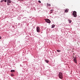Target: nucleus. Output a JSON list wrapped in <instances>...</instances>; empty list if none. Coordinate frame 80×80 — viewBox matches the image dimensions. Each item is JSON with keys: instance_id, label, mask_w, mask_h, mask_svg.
<instances>
[{"instance_id": "obj_9", "label": "nucleus", "mask_w": 80, "mask_h": 80, "mask_svg": "<svg viewBox=\"0 0 80 80\" xmlns=\"http://www.w3.org/2000/svg\"><path fill=\"white\" fill-rule=\"evenodd\" d=\"M57 51L58 52H61V50H57Z\"/></svg>"}, {"instance_id": "obj_1", "label": "nucleus", "mask_w": 80, "mask_h": 80, "mask_svg": "<svg viewBox=\"0 0 80 80\" xmlns=\"http://www.w3.org/2000/svg\"><path fill=\"white\" fill-rule=\"evenodd\" d=\"M59 77L61 79L63 78V74L61 72H60L59 74Z\"/></svg>"}, {"instance_id": "obj_4", "label": "nucleus", "mask_w": 80, "mask_h": 80, "mask_svg": "<svg viewBox=\"0 0 80 80\" xmlns=\"http://www.w3.org/2000/svg\"><path fill=\"white\" fill-rule=\"evenodd\" d=\"M37 32H40V28L38 27L37 28Z\"/></svg>"}, {"instance_id": "obj_14", "label": "nucleus", "mask_w": 80, "mask_h": 80, "mask_svg": "<svg viewBox=\"0 0 80 80\" xmlns=\"http://www.w3.org/2000/svg\"><path fill=\"white\" fill-rule=\"evenodd\" d=\"M3 2V0H2L0 1V2L1 3H2V2Z\"/></svg>"}, {"instance_id": "obj_11", "label": "nucleus", "mask_w": 80, "mask_h": 80, "mask_svg": "<svg viewBox=\"0 0 80 80\" xmlns=\"http://www.w3.org/2000/svg\"><path fill=\"white\" fill-rule=\"evenodd\" d=\"M11 72H15V70H11Z\"/></svg>"}, {"instance_id": "obj_19", "label": "nucleus", "mask_w": 80, "mask_h": 80, "mask_svg": "<svg viewBox=\"0 0 80 80\" xmlns=\"http://www.w3.org/2000/svg\"><path fill=\"white\" fill-rule=\"evenodd\" d=\"M52 11H50V13H52Z\"/></svg>"}, {"instance_id": "obj_8", "label": "nucleus", "mask_w": 80, "mask_h": 80, "mask_svg": "<svg viewBox=\"0 0 80 80\" xmlns=\"http://www.w3.org/2000/svg\"><path fill=\"white\" fill-rule=\"evenodd\" d=\"M68 9H66L65 10V13H68Z\"/></svg>"}, {"instance_id": "obj_18", "label": "nucleus", "mask_w": 80, "mask_h": 80, "mask_svg": "<svg viewBox=\"0 0 80 80\" xmlns=\"http://www.w3.org/2000/svg\"><path fill=\"white\" fill-rule=\"evenodd\" d=\"M10 5V4H9V3H8V2H7V5Z\"/></svg>"}, {"instance_id": "obj_20", "label": "nucleus", "mask_w": 80, "mask_h": 80, "mask_svg": "<svg viewBox=\"0 0 80 80\" xmlns=\"http://www.w3.org/2000/svg\"><path fill=\"white\" fill-rule=\"evenodd\" d=\"M2 37L1 36H0V39H1Z\"/></svg>"}, {"instance_id": "obj_12", "label": "nucleus", "mask_w": 80, "mask_h": 80, "mask_svg": "<svg viewBox=\"0 0 80 80\" xmlns=\"http://www.w3.org/2000/svg\"><path fill=\"white\" fill-rule=\"evenodd\" d=\"M68 22L69 23H71V22H72V21H71V20H70V19H69Z\"/></svg>"}, {"instance_id": "obj_15", "label": "nucleus", "mask_w": 80, "mask_h": 80, "mask_svg": "<svg viewBox=\"0 0 80 80\" xmlns=\"http://www.w3.org/2000/svg\"><path fill=\"white\" fill-rule=\"evenodd\" d=\"M53 9H52V10H51L50 11V12H53Z\"/></svg>"}, {"instance_id": "obj_13", "label": "nucleus", "mask_w": 80, "mask_h": 80, "mask_svg": "<svg viewBox=\"0 0 80 80\" xmlns=\"http://www.w3.org/2000/svg\"><path fill=\"white\" fill-rule=\"evenodd\" d=\"M45 62H46V63H48V61L47 60H45Z\"/></svg>"}, {"instance_id": "obj_21", "label": "nucleus", "mask_w": 80, "mask_h": 80, "mask_svg": "<svg viewBox=\"0 0 80 80\" xmlns=\"http://www.w3.org/2000/svg\"><path fill=\"white\" fill-rule=\"evenodd\" d=\"M20 0L21 1H23V0Z\"/></svg>"}, {"instance_id": "obj_10", "label": "nucleus", "mask_w": 80, "mask_h": 80, "mask_svg": "<svg viewBox=\"0 0 80 80\" xmlns=\"http://www.w3.org/2000/svg\"><path fill=\"white\" fill-rule=\"evenodd\" d=\"M52 28H54V27H55V25L54 24L52 25Z\"/></svg>"}, {"instance_id": "obj_7", "label": "nucleus", "mask_w": 80, "mask_h": 80, "mask_svg": "<svg viewBox=\"0 0 80 80\" xmlns=\"http://www.w3.org/2000/svg\"><path fill=\"white\" fill-rule=\"evenodd\" d=\"M47 6H48V7H50V6H51V5H50V4L49 3H47Z\"/></svg>"}, {"instance_id": "obj_22", "label": "nucleus", "mask_w": 80, "mask_h": 80, "mask_svg": "<svg viewBox=\"0 0 80 80\" xmlns=\"http://www.w3.org/2000/svg\"><path fill=\"white\" fill-rule=\"evenodd\" d=\"M41 33H42V32Z\"/></svg>"}, {"instance_id": "obj_5", "label": "nucleus", "mask_w": 80, "mask_h": 80, "mask_svg": "<svg viewBox=\"0 0 80 80\" xmlns=\"http://www.w3.org/2000/svg\"><path fill=\"white\" fill-rule=\"evenodd\" d=\"M7 3H11V1L10 0H7Z\"/></svg>"}, {"instance_id": "obj_16", "label": "nucleus", "mask_w": 80, "mask_h": 80, "mask_svg": "<svg viewBox=\"0 0 80 80\" xmlns=\"http://www.w3.org/2000/svg\"><path fill=\"white\" fill-rule=\"evenodd\" d=\"M11 76H14V74H11Z\"/></svg>"}, {"instance_id": "obj_2", "label": "nucleus", "mask_w": 80, "mask_h": 80, "mask_svg": "<svg viewBox=\"0 0 80 80\" xmlns=\"http://www.w3.org/2000/svg\"><path fill=\"white\" fill-rule=\"evenodd\" d=\"M72 15L74 17H77V12L75 11H73L72 13Z\"/></svg>"}, {"instance_id": "obj_3", "label": "nucleus", "mask_w": 80, "mask_h": 80, "mask_svg": "<svg viewBox=\"0 0 80 80\" xmlns=\"http://www.w3.org/2000/svg\"><path fill=\"white\" fill-rule=\"evenodd\" d=\"M45 21H46V22L47 23H51V21L50 20H49L48 19H45Z\"/></svg>"}, {"instance_id": "obj_17", "label": "nucleus", "mask_w": 80, "mask_h": 80, "mask_svg": "<svg viewBox=\"0 0 80 80\" xmlns=\"http://www.w3.org/2000/svg\"><path fill=\"white\" fill-rule=\"evenodd\" d=\"M39 3H41V1H38Z\"/></svg>"}, {"instance_id": "obj_6", "label": "nucleus", "mask_w": 80, "mask_h": 80, "mask_svg": "<svg viewBox=\"0 0 80 80\" xmlns=\"http://www.w3.org/2000/svg\"><path fill=\"white\" fill-rule=\"evenodd\" d=\"M74 61L75 62V63H77V60H76V57L74 59Z\"/></svg>"}]
</instances>
